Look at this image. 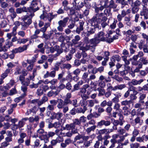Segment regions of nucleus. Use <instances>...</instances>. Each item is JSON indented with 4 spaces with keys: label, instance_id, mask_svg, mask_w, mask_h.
I'll use <instances>...</instances> for the list:
<instances>
[{
    "label": "nucleus",
    "instance_id": "f257e3e1",
    "mask_svg": "<svg viewBox=\"0 0 148 148\" xmlns=\"http://www.w3.org/2000/svg\"><path fill=\"white\" fill-rule=\"evenodd\" d=\"M85 42L86 45L84 46L80 47V49L83 51L91 49L92 51L95 50V47L99 42L95 37L89 40L87 38L85 40Z\"/></svg>",
    "mask_w": 148,
    "mask_h": 148
},
{
    "label": "nucleus",
    "instance_id": "f03ea898",
    "mask_svg": "<svg viewBox=\"0 0 148 148\" xmlns=\"http://www.w3.org/2000/svg\"><path fill=\"white\" fill-rule=\"evenodd\" d=\"M107 19V17L103 15V13H100L96 14L91 20L93 22L96 21L97 23H99L103 21H106Z\"/></svg>",
    "mask_w": 148,
    "mask_h": 148
},
{
    "label": "nucleus",
    "instance_id": "7ed1b4c3",
    "mask_svg": "<svg viewBox=\"0 0 148 148\" xmlns=\"http://www.w3.org/2000/svg\"><path fill=\"white\" fill-rule=\"evenodd\" d=\"M56 16V14L53 15L52 13H47L45 12H43V14L41 15L40 17L41 19L44 21H46L48 19L49 22H51V20Z\"/></svg>",
    "mask_w": 148,
    "mask_h": 148
},
{
    "label": "nucleus",
    "instance_id": "20e7f679",
    "mask_svg": "<svg viewBox=\"0 0 148 148\" xmlns=\"http://www.w3.org/2000/svg\"><path fill=\"white\" fill-rule=\"evenodd\" d=\"M98 26V24H95L94 22H92L91 25L87 28V36H88L90 34H94L95 31V29Z\"/></svg>",
    "mask_w": 148,
    "mask_h": 148
},
{
    "label": "nucleus",
    "instance_id": "39448f33",
    "mask_svg": "<svg viewBox=\"0 0 148 148\" xmlns=\"http://www.w3.org/2000/svg\"><path fill=\"white\" fill-rule=\"evenodd\" d=\"M107 36V35H105L103 32L101 31L97 33L95 37L100 42L101 41H105Z\"/></svg>",
    "mask_w": 148,
    "mask_h": 148
},
{
    "label": "nucleus",
    "instance_id": "423d86ee",
    "mask_svg": "<svg viewBox=\"0 0 148 148\" xmlns=\"http://www.w3.org/2000/svg\"><path fill=\"white\" fill-rule=\"evenodd\" d=\"M7 42H5V45L3 47L1 46L0 47V52L6 51L8 48L13 45V44L12 42L9 41L8 40H6Z\"/></svg>",
    "mask_w": 148,
    "mask_h": 148
},
{
    "label": "nucleus",
    "instance_id": "0eeeda50",
    "mask_svg": "<svg viewBox=\"0 0 148 148\" xmlns=\"http://www.w3.org/2000/svg\"><path fill=\"white\" fill-rule=\"evenodd\" d=\"M141 16H144L145 19H148V8L147 7H143L142 10L140 12Z\"/></svg>",
    "mask_w": 148,
    "mask_h": 148
},
{
    "label": "nucleus",
    "instance_id": "6e6552de",
    "mask_svg": "<svg viewBox=\"0 0 148 148\" xmlns=\"http://www.w3.org/2000/svg\"><path fill=\"white\" fill-rule=\"evenodd\" d=\"M59 47L57 45H56L53 47H50V50L51 53H53L55 51L57 52V53L54 55V56H58L62 52V51H59Z\"/></svg>",
    "mask_w": 148,
    "mask_h": 148
},
{
    "label": "nucleus",
    "instance_id": "1a4fd4ad",
    "mask_svg": "<svg viewBox=\"0 0 148 148\" xmlns=\"http://www.w3.org/2000/svg\"><path fill=\"white\" fill-rule=\"evenodd\" d=\"M28 45H24L23 47H20L18 48H15L13 50V52L15 53H21L26 50L27 48Z\"/></svg>",
    "mask_w": 148,
    "mask_h": 148
},
{
    "label": "nucleus",
    "instance_id": "9d476101",
    "mask_svg": "<svg viewBox=\"0 0 148 148\" xmlns=\"http://www.w3.org/2000/svg\"><path fill=\"white\" fill-rule=\"evenodd\" d=\"M119 119L120 121H119L118 120H114L113 123V124L114 126H116L118 125H119L120 126H122L123 124V122L122 121V120L123 119V116L121 114H119Z\"/></svg>",
    "mask_w": 148,
    "mask_h": 148
},
{
    "label": "nucleus",
    "instance_id": "9b49d317",
    "mask_svg": "<svg viewBox=\"0 0 148 148\" xmlns=\"http://www.w3.org/2000/svg\"><path fill=\"white\" fill-rule=\"evenodd\" d=\"M29 11L32 10L33 12H35L39 10V8L37 6V4L35 2H32L31 6L28 8Z\"/></svg>",
    "mask_w": 148,
    "mask_h": 148
},
{
    "label": "nucleus",
    "instance_id": "f8f14e48",
    "mask_svg": "<svg viewBox=\"0 0 148 148\" xmlns=\"http://www.w3.org/2000/svg\"><path fill=\"white\" fill-rule=\"evenodd\" d=\"M88 122L83 124V127L84 129L89 127V125H95L96 121L94 119H91L89 120Z\"/></svg>",
    "mask_w": 148,
    "mask_h": 148
},
{
    "label": "nucleus",
    "instance_id": "ddd939ff",
    "mask_svg": "<svg viewBox=\"0 0 148 148\" xmlns=\"http://www.w3.org/2000/svg\"><path fill=\"white\" fill-rule=\"evenodd\" d=\"M84 24V22L82 21H80L79 22V26L77 28L76 30V32L77 34H80L81 31H82L84 29L83 26Z\"/></svg>",
    "mask_w": 148,
    "mask_h": 148
},
{
    "label": "nucleus",
    "instance_id": "4468645a",
    "mask_svg": "<svg viewBox=\"0 0 148 148\" xmlns=\"http://www.w3.org/2000/svg\"><path fill=\"white\" fill-rule=\"evenodd\" d=\"M63 115L62 113L60 112H58L57 113H54L51 117V119H57L59 120L62 116Z\"/></svg>",
    "mask_w": 148,
    "mask_h": 148
},
{
    "label": "nucleus",
    "instance_id": "2eb2a0df",
    "mask_svg": "<svg viewBox=\"0 0 148 148\" xmlns=\"http://www.w3.org/2000/svg\"><path fill=\"white\" fill-rule=\"evenodd\" d=\"M69 18L68 17H66L64 18L63 20H61L58 22V24L59 25L63 27H65L66 25Z\"/></svg>",
    "mask_w": 148,
    "mask_h": 148
},
{
    "label": "nucleus",
    "instance_id": "dca6fc26",
    "mask_svg": "<svg viewBox=\"0 0 148 148\" xmlns=\"http://www.w3.org/2000/svg\"><path fill=\"white\" fill-rule=\"evenodd\" d=\"M27 117H25L22 118L18 122V126L21 128L23 127L25 124L26 122L28 120Z\"/></svg>",
    "mask_w": 148,
    "mask_h": 148
},
{
    "label": "nucleus",
    "instance_id": "f3484780",
    "mask_svg": "<svg viewBox=\"0 0 148 148\" xmlns=\"http://www.w3.org/2000/svg\"><path fill=\"white\" fill-rule=\"evenodd\" d=\"M88 106L92 107L95 104H97L99 103L97 99L88 100Z\"/></svg>",
    "mask_w": 148,
    "mask_h": 148
},
{
    "label": "nucleus",
    "instance_id": "a211bd4d",
    "mask_svg": "<svg viewBox=\"0 0 148 148\" xmlns=\"http://www.w3.org/2000/svg\"><path fill=\"white\" fill-rule=\"evenodd\" d=\"M58 101L57 108L59 109L62 108L65 105L64 101L61 99H58Z\"/></svg>",
    "mask_w": 148,
    "mask_h": 148
},
{
    "label": "nucleus",
    "instance_id": "6ab92c4d",
    "mask_svg": "<svg viewBox=\"0 0 148 148\" xmlns=\"http://www.w3.org/2000/svg\"><path fill=\"white\" fill-rule=\"evenodd\" d=\"M86 129V132H87L88 134L89 135L91 131L94 132L96 128V125H92L89 127H87Z\"/></svg>",
    "mask_w": 148,
    "mask_h": 148
},
{
    "label": "nucleus",
    "instance_id": "aec40b11",
    "mask_svg": "<svg viewBox=\"0 0 148 148\" xmlns=\"http://www.w3.org/2000/svg\"><path fill=\"white\" fill-rule=\"evenodd\" d=\"M60 92V90H56L55 92L51 90L47 94V95L49 97L52 96L55 97Z\"/></svg>",
    "mask_w": 148,
    "mask_h": 148
},
{
    "label": "nucleus",
    "instance_id": "412c9836",
    "mask_svg": "<svg viewBox=\"0 0 148 148\" xmlns=\"http://www.w3.org/2000/svg\"><path fill=\"white\" fill-rule=\"evenodd\" d=\"M28 120L30 123H33L34 121L38 122L39 119V117L38 116H36L34 117H30L29 118H28Z\"/></svg>",
    "mask_w": 148,
    "mask_h": 148
},
{
    "label": "nucleus",
    "instance_id": "4be33fe9",
    "mask_svg": "<svg viewBox=\"0 0 148 148\" xmlns=\"http://www.w3.org/2000/svg\"><path fill=\"white\" fill-rule=\"evenodd\" d=\"M144 81L143 79H141L138 80L134 79L132 80L131 82L132 84L134 85H140Z\"/></svg>",
    "mask_w": 148,
    "mask_h": 148
},
{
    "label": "nucleus",
    "instance_id": "5701e85b",
    "mask_svg": "<svg viewBox=\"0 0 148 148\" xmlns=\"http://www.w3.org/2000/svg\"><path fill=\"white\" fill-rule=\"evenodd\" d=\"M80 72L81 70L80 69L78 68L74 70L73 72V74L76 75L74 77L77 79V80H76V81L77 80H78L79 79V77H78V75H79Z\"/></svg>",
    "mask_w": 148,
    "mask_h": 148
},
{
    "label": "nucleus",
    "instance_id": "b1692460",
    "mask_svg": "<svg viewBox=\"0 0 148 148\" xmlns=\"http://www.w3.org/2000/svg\"><path fill=\"white\" fill-rule=\"evenodd\" d=\"M146 97V95L145 94H141L139 97V102L140 103H144V101L143 100Z\"/></svg>",
    "mask_w": 148,
    "mask_h": 148
},
{
    "label": "nucleus",
    "instance_id": "393cba45",
    "mask_svg": "<svg viewBox=\"0 0 148 148\" xmlns=\"http://www.w3.org/2000/svg\"><path fill=\"white\" fill-rule=\"evenodd\" d=\"M117 6V5L115 4L113 0H111L109 2V4L108 7L110 8L116 9Z\"/></svg>",
    "mask_w": 148,
    "mask_h": 148
},
{
    "label": "nucleus",
    "instance_id": "a878e982",
    "mask_svg": "<svg viewBox=\"0 0 148 148\" xmlns=\"http://www.w3.org/2000/svg\"><path fill=\"white\" fill-rule=\"evenodd\" d=\"M38 57V55H36L34 56V57H33L31 60H27V62L30 64H32L36 62V58Z\"/></svg>",
    "mask_w": 148,
    "mask_h": 148
},
{
    "label": "nucleus",
    "instance_id": "bb28decb",
    "mask_svg": "<svg viewBox=\"0 0 148 148\" xmlns=\"http://www.w3.org/2000/svg\"><path fill=\"white\" fill-rule=\"evenodd\" d=\"M116 3L120 4L122 5L121 8H123L124 6L127 4L125 0H116Z\"/></svg>",
    "mask_w": 148,
    "mask_h": 148
},
{
    "label": "nucleus",
    "instance_id": "cd10ccee",
    "mask_svg": "<svg viewBox=\"0 0 148 148\" xmlns=\"http://www.w3.org/2000/svg\"><path fill=\"white\" fill-rule=\"evenodd\" d=\"M108 0H105L100 1V5L104 8H108Z\"/></svg>",
    "mask_w": 148,
    "mask_h": 148
},
{
    "label": "nucleus",
    "instance_id": "c85d7f7f",
    "mask_svg": "<svg viewBox=\"0 0 148 148\" xmlns=\"http://www.w3.org/2000/svg\"><path fill=\"white\" fill-rule=\"evenodd\" d=\"M84 3L82 1H80L78 2L77 3V4L76 7H75V9L76 10H79L84 6Z\"/></svg>",
    "mask_w": 148,
    "mask_h": 148
},
{
    "label": "nucleus",
    "instance_id": "c756f323",
    "mask_svg": "<svg viewBox=\"0 0 148 148\" xmlns=\"http://www.w3.org/2000/svg\"><path fill=\"white\" fill-rule=\"evenodd\" d=\"M40 139L44 140L45 143H47L49 141V137L46 134V133L40 136Z\"/></svg>",
    "mask_w": 148,
    "mask_h": 148
},
{
    "label": "nucleus",
    "instance_id": "7c9ffc66",
    "mask_svg": "<svg viewBox=\"0 0 148 148\" xmlns=\"http://www.w3.org/2000/svg\"><path fill=\"white\" fill-rule=\"evenodd\" d=\"M134 121L135 125L137 124H139V125H141L142 124L143 122V121L141 120L140 117L138 116H137L134 119Z\"/></svg>",
    "mask_w": 148,
    "mask_h": 148
},
{
    "label": "nucleus",
    "instance_id": "2f4dec72",
    "mask_svg": "<svg viewBox=\"0 0 148 148\" xmlns=\"http://www.w3.org/2000/svg\"><path fill=\"white\" fill-rule=\"evenodd\" d=\"M97 90L99 91L98 95L99 96H103L106 91L105 90L102 88H98L97 89Z\"/></svg>",
    "mask_w": 148,
    "mask_h": 148
},
{
    "label": "nucleus",
    "instance_id": "473e14b6",
    "mask_svg": "<svg viewBox=\"0 0 148 148\" xmlns=\"http://www.w3.org/2000/svg\"><path fill=\"white\" fill-rule=\"evenodd\" d=\"M80 39V37L79 35H76L75 36L74 38L72 40V42L73 44H76Z\"/></svg>",
    "mask_w": 148,
    "mask_h": 148
},
{
    "label": "nucleus",
    "instance_id": "72a5a7b5",
    "mask_svg": "<svg viewBox=\"0 0 148 148\" xmlns=\"http://www.w3.org/2000/svg\"><path fill=\"white\" fill-rule=\"evenodd\" d=\"M107 88L106 89L107 91H110L111 90V91H115V86L113 87L111 85V84L108 83L107 84Z\"/></svg>",
    "mask_w": 148,
    "mask_h": 148
},
{
    "label": "nucleus",
    "instance_id": "f704fd0d",
    "mask_svg": "<svg viewBox=\"0 0 148 148\" xmlns=\"http://www.w3.org/2000/svg\"><path fill=\"white\" fill-rule=\"evenodd\" d=\"M88 73L87 72L84 73L82 75V79L87 82H87V79L88 78H87L88 77Z\"/></svg>",
    "mask_w": 148,
    "mask_h": 148
},
{
    "label": "nucleus",
    "instance_id": "c9c22d12",
    "mask_svg": "<svg viewBox=\"0 0 148 148\" xmlns=\"http://www.w3.org/2000/svg\"><path fill=\"white\" fill-rule=\"evenodd\" d=\"M120 105L118 103H115L114 107L113 109L116 110V111H118L119 112H121L122 110L120 109Z\"/></svg>",
    "mask_w": 148,
    "mask_h": 148
},
{
    "label": "nucleus",
    "instance_id": "e433bc0d",
    "mask_svg": "<svg viewBox=\"0 0 148 148\" xmlns=\"http://www.w3.org/2000/svg\"><path fill=\"white\" fill-rule=\"evenodd\" d=\"M99 133L100 135L108 134L107 129H103L100 130L99 131Z\"/></svg>",
    "mask_w": 148,
    "mask_h": 148
},
{
    "label": "nucleus",
    "instance_id": "4c0bfd02",
    "mask_svg": "<svg viewBox=\"0 0 148 148\" xmlns=\"http://www.w3.org/2000/svg\"><path fill=\"white\" fill-rule=\"evenodd\" d=\"M71 67V65L69 64H62V65H61V66H60V68L61 69L66 68L68 69H69Z\"/></svg>",
    "mask_w": 148,
    "mask_h": 148
},
{
    "label": "nucleus",
    "instance_id": "58836bf2",
    "mask_svg": "<svg viewBox=\"0 0 148 148\" xmlns=\"http://www.w3.org/2000/svg\"><path fill=\"white\" fill-rule=\"evenodd\" d=\"M107 36H106V40L105 41H106L107 42L110 43L112 42L114 40H115L117 38V36H114L112 38H107Z\"/></svg>",
    "mask_w": 148,
    "mask_h": 148
},
{
    "label": "nucleus",
    "instance_id": "ea45409f",
    "mask_svg": "<svg viewBox=\"0 0 148 148\" xmlns=\"http://www.w3.org/2000/svg\"><path fill=\"white\" fill-rule=\"evenodd\" d=\"M37 136H40V137L41 136V135L44 134L46 133L45 132L44 130L41 128L39 129L37 131Z\"/></svg>",
    "mask_w": 148,
    "mask_h": 148
},
{
    "label": "nucleus",
    "instance_id": "a19ab883",
    "mask_svg": "<svg viewBox=\"0 0 148 148\" xmlns=\"http://www.w3.org/2000/svg\"><path fill=\"white\" fill-rule=\"evenodd\" d=\"M34 16V14L33 12L30 13L29 16V18L27 19L28 20L27 21L26 23L29 25L32 23L31 19L32 17Z\"/></svg>",
    "mask_w": 148,
    "mask_h": 148
},
{
    "label": "nucleus",
    "instance_id": "79ce46f5",
    "mask_svg": "<svg viewBox=\"0 0 148 148\" xmlns=\"http://www.w3.org/2000/svg\"><path fill=\"white\" fill-rule=\"evenodd\" d=\"M111 58L113 61H114V60L115 61V60H116L118 62H119L121 59V57L118 55L113 56Z\"/></svg>",
    "mask_w": 148,
    "mask_h": 148
},
{
    "label": "nucleus",
    "instance_id": "37998d69",
    "mask_svg": "<svg viewBox=\"0 0 148 148\" xmlns=\"http://www.w3.org/2000/svg\"><path fill=\"white\" fill-rule=\"evenodd\" d=\"M145 45V40H141L138 43V47L140 49H143V48L144 47V45Z\"/></svg>",
    "mask_w": 148,
    "mask_h": 148
},
{
    "label": "nucleus",
    "instance_id": "c03bdc74",
    "mask_svg": "<svg viewBox=\"0 0 148 148\" xmlns=\"http://www.w3.org/2000/svg\"><path fill=\"white\" fill-rule=\"evenodd\" d=\"M123 110H124L123 114L125 116H127L130 113V112L128 110V108L126 106L124 107L123 108Z\"/></svg>",
    "mask_w": 148,
    "mask_h": 148
},
{
    "label": "nucleus",
    "instance_id": "a18cd8bd",
    "mask_svg": "<svg viewBox=\"0 0 148 148\" xmlns=\"http://www.w3.org/2000/svg\"><path fill=\"white\" fill-rule=\"evenodd\" d=\"M140 60L141 61V63L144 65H147L148 64V60L145 57H142L140 59Z\"/></svg>",
    "mask_w": 148,
    "mask_h": 148
},
{
    "label": "nucleus",
    "instance_id": "49530a36",
    "mask_svg": "<svg viewBox=\"0 0 148 148\" xmlns=\"http://www.w3.org/2000/svg\"><path fill=\"white\" fill-rule=\"evenodd\" d=\"M21 67L18 66L16 69V71L14 73L15 75H18L21 74Z\"/></svg>",
    "mask_w": 148,
    "mask_h": 148
},
{
    "label": "nucleus",
    "instance_id": "de8ad7c7",
    "mask_svg": "<svg viewBox=\"0 0 148 148\" xmlns=\"http://www.w3.org/2000/svg\"><path fill=\"white\" fill-rule=\"evenodd\" d=\"M126 87L125 85L124 84H119L115 86V90L117 89L122 90Z\"/></svg>",
    "mask_w": 148,
    "mask_h": 148
},
{
    "label": "nucleus",
    "instance_id": "09e8293b",
    "mask_svg": "<svg viewBox=\"0 0 148 148\" xmlns=\"http://www.w3.org/2000/svg\"><path fill=\"white\" fill-rule=\"evenodd\" d=\"M74 125L72 124L71 123L70 124H67L65 125V128L67 130H70L74 127Z\"/></svg>",
    "mask_w": 148,
    "mask_h": 148
},
{
    "label": "nucleus",
    "instance_id": "8fccbe9b",
    "mask_svg": "<svg viewBox=\"0 0 148 148\" xmlns=\"http://www.w3.org/2000/svg\"><path fill=\"white\" fill-rule=\"evenodd\" d=\"M98 85L100 88H104L106 86L105 82L104 81H99L98 83Z\"/></svg>",
    "mask_w": 148,
    "mask_h": 148
},
{
    "label": "nucleus",
    "instance_id": "3c124183",
    "mask_svg": "<svg viewBox=\"0 0 148 148\" xmlns=\"http://www.w3.org/2000/svg\"><path fill=\"white\" fill-rule=\"evenodd\" d=\"M74 125V127H75L76 125H79L81 124L80 121L77 119H75L73 121V123H72Z\"/></svg>",
    "mask_w": 148,
    "mask_h": 148
},
{
    "label": "nucleus",
    "instance_id": "603ef678",
    "mask_svg": "<svg viewBox=\"0 0 148 148\" xmlns=\"http://www.w3.org/2000/svg\"><path fill=\"white\" fill-rule=\"evenodd\" d=\"M86 109V107H84V110H83L82 108H77L76 111L78 113H84Z\"/></svg>",
    "mask_w": 148,
    "mask_h": 148
},
{
    "label": "nucleus",
    "instance_id": "864d4df0",
    "mask_svg": "<svg viewBox=\"0 0 148 148\" xmlns=\"http://www.w3.org/2000/svg\"><path fill=\"white\" fill-rule=\"evenodd\" d=\"M142 36L143 38L145 40L146 43L145 45H148V36L144 33L142 34Z\"/></svg>",
    "mask_w": 148,
    "mask_h": 148
},
{
    "label": "nucleus",
    "instance_id": "5fc2aeb1",
    "mask_svg": "<svg viewBox=\"0 0 148 148\" xmlns=\"http://www.w3.org/2000/svg\"><path fill=\"white\" fill-rule=\"evenodd\" d=\"M139 8L138 7H136L134 6L132 8L131 10L132 13L133 14H135L138 12V11Z\"/></svg>",
    "mask_w": 148,
    "mask_h": 148
},
{
    "label": "nucleus",
    "instance_id": "6e6d98bb",
    "mask_svg": "<svg viewBox=\"0 0 148 148\" xmlns=\"http://www.w3.org/2000/svg\"><path fill=\"white\" fill-rule=\"evenodd\" d=\"M88 100H82L80 101V104L82 106H83L84 107H86V106L88 105Z\"/></svg>",
    "mask_w": 148,
    "mask_h": 148
},
{
    "label": "nucleus",
    "instance_id": "4d7b16f0",
    "mask_svg": "<svg viewBox=\"0 0 148 148\" xmlns=\"http://www.w3.org/2000/svg\"><path fill=\"white\" fill-rule=\"evenodd\" d=\"M143 65L141 63H139L138 64V66L136 67L134 70V72H138L140 71V69L142 68Z\"/></svg>",
    "mask_w": 148,
    "mask_h": 148
},
{
    "label": "nucleus",
    "instance_id": "13d9d810",
    "mask_svg": "<svg viewBox=\"0 0 148 148\" xmlns=\"http://www.w3.org/2000/svg\"><path fill=\"white\" fill-rule=\"evenodd\" d=\"M21 29L22 30H25L28 26L29 25L26 22H23L22 23Z\"/></svg>",
    "mask_w": 148,
    "mask_h": 148
},
{
    "label": "nucleus",
    "instance_id": "bf43d9fd",
    "mask_svg": "<svg viewBox=\"0 0 148 148\" xmlns=\"http://www.w3.org/2000/svg\"><path fill=\"white\" fill-rule=\"evenodd\" d=\"M140 144L137 143H132L130 145L131 148H138L139 147Z\"/></svg>",
    "mask_w": 148,
    "mask_h": 148
},
{
    "label": "nucleus",
    "instance_id": "052dcab7",
    "mask_svg": "<svg viewBox=\"0 0 148 148\" xmlns=\"http://www.w3.org/2000/svg\"><path fill=\"white\" fill-rule=\"evenodd\" d=\"M139 131L138 130L136 129H134L133 131L132 135L136 137L139 134Z\"/></svg>",
    "mask_w": 148,
    "mask_h": 148
},
{
    "label": "nucleus",
    "instance_id": "680f3d73",
    "mask_svg": "<svg viewBox=\"0 0 148 148\" xmlns=\"http://www.w3.org/2000/svg\"><path fill=\"white\" fill-rule=\"evenodd\" d=\"M117 132L120 134L123 135L125 133L126 131L124 129L120 127L119 129H118Z\"/></svg>",
    "mask_w": 148,
    "mask_h": 148
},
{
    "label": "nucleus",
    "instance_id": "e2e57ef3",
    "mask_svg": "<svg viewBox=\"0 0 148 148\" xmlns=\"http://www.w3.org/2000/svg\"><path fill=\"white\" fill-rule=\"evenodd\" d=\"M141 110V108H139L137 110V115L143 117L144 115V113L143 112H140V111Z\"/></svg>",
    "mask_w": 148,
    "mask_h": 148
},
{
    "label": "nucleus",
    "instance_id": "0e129e2a",
    "mask_svg": "<svg viewBox=\"0 0 148 148\" xmlns=\"http://www.w3.org/2000/svg\"><path fill=\"white\" fill-rule=\"evenodd\" d=\"M60 85L58 87V89L57 90H60L64 89L66 87L65 85L63 83H60Z\"/></svg>",
    "mask_w": 148,
    "mask_h": 148
},
{
    "label": "nucleus",
    "instance_id": "69168bd1",
    "mask_svg": "<svg viewBox=\"0 0 148 148\" xmlns=\"http://www.w3.org/2000/svg\"><path fill=\"white\" fill-rule=\"evenodd\" d=\"M135 33V30L134 29L131 30V29H129L125 32V34L129 36L132 35V34Z\"/></svg>",
    "mask_w": 148,
    "mask_h": 148
},
{
    "label": "nucleus",
    "instance_id": "338daca9",
    "mask_svg": "<svg viewBox=\"0 0 148 148\" xmlns=\"http://www.w3.org/2000/svg\"><path fill=\"white\" fill-rule=\"evenodd\" d=\"M28 41V40L27 38H23L19 39L18 42L19 44L21 43L25 44Z\"/></svg>",
    "mask_w": 148,
    "mask_h": 148
},
{
    "label": "nucleus",
    "instance_id": "774afa93",
    "mask_svg": "<svg viewBox=\"0 0 148 148\" xmlns=\"http://www.w3.org/2000/svg\"><path fill=\"white\" fill-rule=\"evenodd\" d=\"M131 40L134 42H135L137 39L138 36L136 34H133L131 36Z\"/></svg>",
    "mask_w": 148,
    "mask_h": 148
}]
</instances>
